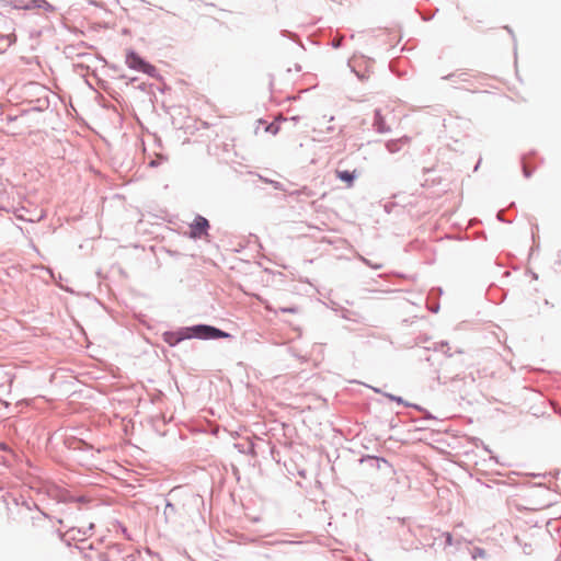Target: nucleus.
<instances>
[{"mask_svg": "<svg viewBox=\"0 0 561 561\" xmlns=\"http://www.w3.org/2000/svg\"><path fill=\"white\" fill-rule=\"evenodd\" d=\"M336 176L345 182L347 184L348 187H351L353 185V182H354V179H355V171L354 172H350V171H336Z\"/></svg>", "mask_w": 561, "mask_h": 561, "instance_id": "20e7f679", "label": "nucleus"}, {"mask_svg": "<svg viewBox=\"0 0 561 561\" xmlns=\"http://www.w3.org/2000/svg\"><path fill=\"white\" fill-rule=\"evenodd\" d=\"M165 341L169 342L171 345L174 344V342L171 341L169 337H167Z\"/></svg>", "mask_w": 561, "mask_h": 561, "instance_id": "9d476101", "label": "nucleus"}, {"mask_svg": "<svg viewBox=\"0 0 561 561\" xmlns=\"http://www.w3.org/2000/svg\"><path fill=\"white\" fill-rule=\"evenodd\" d=\"M265 309L268 311H273L272 307L268 304L265 305Z\"/></svg>", "mask_w": 561, "mask_h": 561, "instance_id": "1a4fd4ad", "label": "nucleus"}, {"mask_svg": "<svg viewBox=\"0 0 561 561\" xmlns=\"http://www.w3.org/2000/svg\"><path fill=\"white\" fill-rule=\"evenodd\" d=\"M193 335L199 339H227L230 336L229 333L224 332L217 328L210 325H196L191 329Z\"/></svg>", "mask_w": 561, "mask_h": 561, "instance_id": "f257e3e1", "label": "nucleus"}, {"mask_svg": "<svg viewBox=\"0 0 561 561\" xmlns=\"http://www.w3.org/2000/svg\"><path fill=\"white\" fill-rule=\"evenodd\" d=\"M267 131L272 133V134H276L278 131V127L271 124L267 128H266Z\"/></svg>", "mask_w": 561, "mask_h": 561, "instance_id": "0eeeda50", "label": "nucleus"}, {"mask_svg": "<svg viewBox=\"0 0 561 561\" xmlns=\"http://www.w3.org/2000/svg\"><path fill=\"white\" fill-rule=\"evenodd\" d=\"M376 121H377V124L379 125V129L382 130L381 125L383 124V121H382V117L380 116L379 111H377V113H376Z\"/></svg>", "mask_w": 561, "mask_h": 561, "instance_id": "423d86ee", "label": "nucleus"}, {"mask_svg": "<svg viewBox=\"0 0 561 561\" xmlns=\"http://www.w3.org/2000/svg\"><path fill=\"white\" fill-rule=\"evenodd\" d=\"M389 398H390L391 400H396V401H398V402H401V399H400V398H396L394 396H389Z\"/></svg>", "mask_w": 561, "mask_h": 561, "instance_id": "6e6552de", "label": "nucleus"}, {"mask_svg": "<svg viewBox=\"0 0 561 561\" xmlns=\"http://www.w3.org/2000/svg\"><path fill=\"white\" fill-rule=\"evenodd\" d=\"M282 312H289V313H296L298 312V309L296 307H288V308H280Z\"/></svg>", "mask_w": 561, "mask_h": 561, "instance_id": "39448f33", "label": "nucleus"}, {"mask_svg": "<svg viewBox=\"0 0 561 561\" xmlns=\"http://www.w3.org/2000/svg\"><path fill=\"white\" fill-rule=\"evenodd\" d=\"M126 65L135 70L141 71L144 73H147L149 76H153L156 72V67L146 62L144 59H141L136 53L129 51L126 55Z\"/></svg>", "mask_w": 561, "mask_h": 561, "instance_id": "f03ea898", "label": "nucleus"}, {"mask_svg": "<svg viewBox=\"0 0 561 561\" xmlns=\"http://www.w3.org/2000/svg\"><path fill=\"white\" fill-rule=\"evenodd\" d=\"M209 227L208 220L202 216H197L194 222L191 225L190 236L194 239L201 238L206 234Z\"/></svg>", "mask_w": 561, "mask_h": 561, "instance_id": "7ed1b4c3", "label": "nucleus"}]
</instances>
